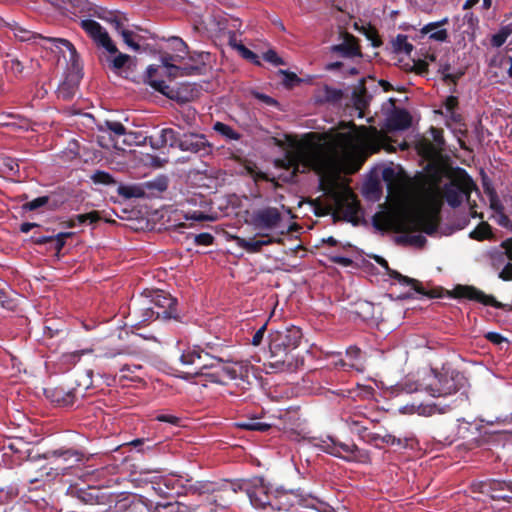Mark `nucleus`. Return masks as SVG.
Here are the masks:
<instances>
[{
    "mask_svg": "<svg viewBox=\"0 0 512 512\" xmlns=\"http://www.w3.org/2000/svg\"><path fill=\"white\" fill-rule=\"evenodd\" d=\"M338 129H348L347 132L339 131L335 134V142L342 151V157H339L336 151L320 145L296 143L285 150L282 158H277L274 161L275 167L291 170L289 175L282 179L286 182H294L299 173L312 170L320 176V190L328 192L332 181L326 183L325 179L338 176L342 169V161L356 160L353 168L349 170L354 173L364 162V158H358L361 153H365L367 156L375 154L381 149L394 151L391 145H386L385 137L380 134L366 138L363 141V147H360V136L357 134V126L353 121L339 122Z\"/></svg>",
    "mask_w": 512,
    "mask_h": 512,
    "instance_id": "obj_1",
    "label": "nucleus"
},
{
    "mask_svg": "<svg viewBox=\"0 0 512 512\" xmlns=\"http://www.w3.org/2000/svg\"><path fill=\"white\" fill-rule=\"evenodd\" d=\"M180 363L187 368L184 379L208 376L214 382L224 383L235 380L242 374V366L221 346L206 344L205 347L194 345L180 355Z\"/></svg>",
    "mask_w": 512,
    "mask_h": 512,
    "instance_id": "obj_2",
    "label": "nucleus"
},
{
    "mask_svg": "<svg viewBox=\"0 0 512 512\" xmlns=\"http://www.w3.org/2000/svg\"><path fill=\"white\" fill-rule=\"evenodd\" d=\"M373 226L378 230H387L392 228V219L389 215L378 212L372 218ZM438 211L414 212L405 215L393 226L395 232L422 231L428 235H433L438 228Z\"/></svg>",
    "mask_w": 512,
    "mask_h": 512,
    "instance_id": "obj_3",
    "label": "nucleus"
},
{
    "mask_svg": "<svg viewBox=\"0 0 512 512\" xmlns=\"http://www.w3.org/2000/svg\"><path fill=\"white\" fill-rule=\"evenodd\" d=\"M186 495L203 498L210 506L216 508H228L235 496L234 482L227 479L217 481L194 480L190 477Z\"/></svg>",
    "mask_w": 512,
    "mask_h": 512,
    "instance_id": "obj_4",
    "label": "nucleus"
},
{
    "mask_svg": "<svg viewBox=\"0 0 512 512\" xmlns=\"http://www.w3.org/2000/svg\"><path fill=\"white\" fill-rule=\"evenodd\" d=\"M181 59V55L162 53L160 57L162 66H148L144 78L145 83L164 96H169L167 91L168 86L161 79L163 75L170 78H176L184 75L197 74L201 69L199 66H180L179 64H181Z\"/></svg>",
    "mask_w": 512,
    "mask_h": 512,
    "instance_id": "obj_5",
    "label": "nucleus"
},
{
    "mask_svg": "<svg viewBox=\"0 0 512 512\" xmlns=\"http://www.w3.org/2000/svg\"><path fill=\"white\" fill-rule=\"evenodd\" d=\"M301 338V329L293 325L271 331L269 334V352L273 360L271 364L289 369L292 366L289 354L299 346Z\"/></svg>",
    "mask_w": 512,
    "mask_h": 512,
    "instance_id": "obj_6",
    "label": "nucleus"
},
{
    "mask_svg": "<svg viewBox=\"0 0 512 512\" xmlns=\"http://www.w3.org/2000/svg\"><path fill=\"white\" fill-rule=\"evenodd\" d=\"M235 495L243 491L248 496L250 503L257 509L280 510V497L276 496L262 478L253 481H233Z\"/></svg>",
    "mask_w": 512,
    "mask_h": 512,
    "instance_id": "obj_7",
    "label": "nucleus"
},
{
    "mask_svg": "<svg viewBox=\"0 0 512 512\" xmlns=\"http://www.w3.org/2000/svg\"><path fill=\"white\" fill-rule=\"evenodd\" d=\"M476 189L475 182L466 170L460 169L459 177L443 186L442 195L450 207L457 208L464 199L469 201L472 191Z\"/></svg>",
    "mask_w": 512,
    "mask_h": 512,
    "instance_id": "obj_8",
    "label": "nucleus"
},
{
    "mask_svg": "<svg viewBox=\"0 0 512 512\" xmlns=\"http://www.w3.org/2000/svg\"><path fill=\"white\" fill-rule=\"evenodd\" d=\"M318 446L325 453L342 458L347 462L364 463L369 460L368 451L360 449L354 442L344 443L332 437H327L326 439H321Z\"/></svg>",
    "mask_w": 512,
    "mask_h": 512,
    "instance_id": "obj_9",
    "label": "nucleus"
},
{
    "mask_svg": "<svg viewBox=\"0 0 512 512\" xmlns=\"http://www.w3.org/2000/svg\"><path fill=\"white\" fill-rule=\"evenodd\" d=\"M156 313V318L163 321H180V315L177 309V299L172 297L164 290L145 291Z\"/></svg>",
    "mask_w": 512,
    "mask_h": 512,
    "instance_id": "obj_10",
    "label": "nucleus"
},
{
    "mask_svg": "<svg viewBox=\"0 0 512 512\" xmlns=\"http://www.w3.org/2000/svg\"><path fill=\"white\" fill-rule=\"evenodd\" d=\"M8 28L14 33V36L22 42H33L37 43L38 40L43 41L45 43H51L53 47L62 51V47H65L70 53V59L73 60L76 56V49L72 45V43L63 38H54V37H45L39 33H35L30 31L22 26H20L17 22L7 23Z\"/></svg>",
    "mask_w": 512,
    "mask_h": 512,
    "instance_id": "obj_11",
    "label": "nucleus"
},
{
    "mask_svg": "<svg viewBox=\"0 0 512 512\" xmlns=\"http://www.w3.org/2000/svg\"><path fill=\"white\" fill-rule=\"evenodd\" d=\"M452 296L459 299H468L476 301L486 306H492L497 309L512 311V303L504 304L496 300L493 295L485 294L482 290L470 285H456L452 290Z\"/></svg>",
    "mask_w": 512,
    "mask_h": 512,
    "instance_id": "obj_12",
    "label": "nucleus"
},
{
    "mask_svg": "<svg viewBox=\"0 0 512 512\" xmlns=\"http://www.w3.org/2000/svg\"><path fill=\"white\" fill-rule=\"evenodd\" d=\"M129 316L133 319V326H145L151 321L159 319L156 318V313L145 292L132 298L129 305Z\"/></svg>",
    "mask_w": 512,
    "mask_h": 512,
    "instance_id": "obj_13",
    "label": "nucleus"
},
{
    "mask_svg": "<svg viewBox=\"0 0 512 512\" xmlns=\"http://www.w3.org/2000/svg\"><path fill=\"white\" fill-rule=\"evenodd\" d=\"M459 375L435 374L433 382L425 385V391L433 397H444L456 393L459 388Z\"/></svg>",
    "mask_w": 512,
    "mask_h": 512,
    "instance_id": "obj_14",
    "label": "nucleus"
},
{
    "mask_svg": "<svg viewBox=\"0 0 512 512\" xmlns=\"http://www.w3.org/2000/svg\"><path fill=\"white\" fill-rule=\"evenodd\" d=\"M190 481V477L169 474L160 477L159 481L155 483L154 489L165 497H173L179 495H186L187 485Z\"/></svg>",
    "mask_w": 512,
    "mask_h": 512,
    "instance_id": "obj_15",
    "label": "nucleus"
},
{
    "mask_svg": "<svg viewBox=\"0 0 512 512\" xmlns=\"http://www.w3.org/2000/svg\"><path fill=\"white\" fill-rule=\"evenodd\" d=\"M390 91H395L398 93L405 92L403 88H394L389 82L385 80L378 81L373 77H368L359 81L351 96H372V94L387 93Z\"/></svg>",
    "mask_w": 512,
    "mask_h": 512,
    "instance_id": "obj_16",
    "label": "nucleus"
},
{
    "mask_svg": "<svg viewBox=\"0 0 512 512\" xmlns=\"http://www.w3.org/2000/svg\"><path fill=\"white\" fill-rule=\"evenodd\" d=\"M179 149L184 152L198 154L201 157L212 153V145L206 139V136L197 133L183 134L179 143Z\"/></svg>",
    "mask_w": 512,
    "mask_h": 512,
    "instance_id": "obj_17",
    "label": "nucleus"
},
{
    "mask_svg": "<svg viewBox=\"0 0 512 512\" xmlns=\"http://www.w3.org/2000/svg\"><path fill=\"white\" fill-rule=\"evenodd\" d=\"M81 27L97 45L105 48L109 53L115 54L118 51L108 32L98 22L91 19L82 20Z\"/></svg>",
    "mask_w": 512,
    "mask_h": 512,
    "instance_id": "obj_18",
    "label": "nucleus"
},
{
    "mask_svg": "<svg viewBox=\"0 0 512 512\" xmlns=\"http://www.w3.org/2000/svg\"><path fill=\"white\" fill-rule=\"evenodd\" d=\"M252 222L257 229L273 230L282 222V214L276 207H264L253 212Z\"/></svg>",
    "mask_w": 512,
    "mask_h": 512,
    "instance_id": "obj_19",
    "label": "nucleus"
},
{
    "mask_svg": "<svg viewBox=\"0 0 512 512\" xmlns=\"http://www.w3.org/2000/svg\"><path fill=\"white\" fill-rule=\"evenodd\" d=\"M73 232H60L56 235H33L31 237L32 243L36 245H48L49 250L55 251L57 257L60 256L61 250L66 244V239L72 237Z\"/></svg>",
    "mask_w": 512,
    "mask_h": 512,
    "instance_id": "obj_20",
    "label": "nucleus"
},
{
    "mask_svg": "<svg viewBox=\"0 0 512 512\" xmlns=\"http://www.w3.org/2000/svg\"><path fill=\"white\" fill-rule=\"evenodd\" d=\"M44 395L50 402L63 407L72 406L76 400L75 391L62 386L44 388Z\"/></svg>",
    "mask_w": 512,
    "mask_h": 512,
    "instance_id": "obj_21",
    "label": "nucleus"
},
{
    "mask_svg": "<svg viewBox=\"0 0 512 512\" xmlns=\"http://www.w3.org/2000/svg\"><path fill=\"white\" fill-rule=\"evenodd\" d=\"M182 136L172 128H164L160 131V135L158 138H154L153 136L149 137L150 145L153 149H161L166 145H169L171 148H179V143L181 142Z\"/></svg>",
    "mask_w": 512,
    "mask_h": 512,
    "instance_id": "obj_22",
    "label": "nucleus"
},
{
    "mask_svg": "<svg viewBox=\"0 0 512 512\" xmlns=\"http://www.w3.org/2000/svg\"><path fill=\"white\" fill-rule=\"evenodd\" d=\"M43 458H61L68 467H71L73 463L81 462L83 460L84 453L74 448L61 447L45 452L43 454Z\"/></svg>",
    "mask_w": 512,
    "mask_h": 512,
    "instance_id": "obj_23",
    "label": "nucleus"
},
{
    "mask_svg": "<svg viewBox=\"0 0 512 512\" xmlns=\"http://www.w3.org/2000/svg\"><path fill=\"white\" fill-rule=\"evenodd\" d=\"M386 274L390 278L397 280L401 285L411 286L414 291L421 295L428 296L430 298H437L440 296V294L436 293L434 290L426 291L418 280L402 275L400 272L392 268H389Z\"/></svg>",
    "mask_w": 512,
    "mask_h": 512,
    "instance_id": "obj_24",
    "label": "nucleus"
},
{
    "mask_svg": "<svg viewBox=\"0 0 512 512\" xmlns=\"http://www.w3.org/2000/svg\"><path fill=\"white\" fill-rule=\"evenodd\" d=\"M331 50L344 57H355L361 55L360 47L356 38L348 33L344 35L343 42L332 46Z\"/></svg>",
    "mask_w": 512,
    "mask_h": 512,
    "instance_id": "obj_25",
    "label": "nucleus"
},
{
    "mask_svg": "<svg viewBox=\"0 0 512 512\" xmlns=\"http://www.w3.org/2000/svg\"><path fill=\"white\" fill-rule=\"evenodd\" d=\"M412 124L410 113L404 109L395 110L388 118L387 127L390 130H406Z\"/></svg>",
    "mask_w": 512,
    "mask_h": 512,
    "instance_id": "obj_26",
    "label": "nucleus"
},
{
    "mask_svg": "<svg viewBox=\"0 0 512 512\" xmlns=\"http://www.w3.org/2000/svg\"><path fill=\"white\" fill-rule=\"evenodd\" d=\"M339 210L342 212V219L352 223L353 225L358 224V213L360 211L359 201L355 196L349 201L344 200L339 202Z\"/></svg>",
    "mask_w": 512,
    "mask_h": 512,
    "instance_id": "obj_27",
    "label": "nucleus"
},
{
    "mask_svg": "<svg viewBox=\"0 0 512 512\" xmlns=\"http://www.w3.org/2000/svg\"><path fill=\"white\" fill-rule=\"evenodd\" d=\"M448 18H443L437 22H431L423 26L421 29L422 34H430L429 38L435 41L444 42L448 38V32L446 29H438L448 23Z\"/></svg>",
    "mask_w": 512,
    "mask_h": 512,
    "instance_id": "obj_28",
    "label": "nucleus"
},
{
    "mask_svg": "<svg viewBox=\"0 0 512 512\" xmlns=\"http://www.w3.org/2000/svg\"><path fill=\"white\" fill-rule=\"evenodd\" d=\"M81 76L78 73H70L58 86L60 96H73L78 93Z\"/></svg>",
    "mask_w": 512,
    "mask_h": 512,
    "instance_id": "obj_29",
    "label": "nucleus"
},
{
    "mask_svg": "<svg viewBox=\"0 0 512 512\" xmlns=\"http://www.w3.org/2000/svg\"><path fill=\"white\" fill-rule=\"evenodd\" d=\"M57 207L56 202H51V198L48 195L37 197L31 201H26L22 206L21 209L24 212L28 211H37L40 209H46V210H54Z\"/></svg>",
    "mask_w": 512,
    "mask_h": 512,
    "instance_id": "obj_30",
    "label": "nucleus"
},
{
    "mask_svg": "<svg viewBox=\"0 0 512 512\" xmlns=\"http://www.w3.org/2000/svg\"><path fill=\"white\" fill-rule=\"evenodd\" d=\"M144 191L146 196H154L167 190L169 185L168 177L165 175H159L156 178L143 182Z\"/></svg>",
    "mask_w": 512,
    "mask_h": 512,
    "instance_id": "obj_31",
    "label": "nucleus"
},
{
    "mask_svg": "<svg viewBox=\"0 0 512 512\" xmlns=\"http://www.w3.org/2000/svg\"><path fill=\"white\" fill-rule=\"evenodd\" d=\"M236 241H237L238 246L241 247L242 249H244L248 253H258L261 251L263 246L270 245V244L276 242V240H274L272 238H269L267 240H256L254 238L246 239V238H241V237H237ZM277 242H280V240H277Z\"/></svg>",
    "mask_w": 512,
    "mask_h": 512,
    "instance_id": "obj_32",
    "label": "nucleus"
},
{
    "mask_svg": "<svg viewBox=\"0 0 512 512\" xmlns=\"http://www.w3.org/2000/svg\"><path fill=\"white\" fill-rule=\"evenodd\" d=\"M481 492L488 494L492 497L493 493L507 491L512 494V482L502 480L490 479L482 483Z\"/></svg>",
    "mask_w": 512,
    "mask_h": 512,
    "instance_id": "obj_33",
    "label": "nucleus"
},
{
    "mask_svg": "<svg viewBox=\"0 0 512 512\" xmlns=\"http://www.w3.org/2000/svg\"><path fill=\"white\" fill-rule=\"evenodd\" d=\"M117 193L122 198L128 200L132 198H144L146 197V191H144V187L142 183L139 184H131V185H119L117 188Z\"/></svg>",
    "mask_w": 512,
    "mask_h": 512,
    "instance_id": "obj_34",
    "label": "nucleus"
},
{
    "mask_svg": "<svg viewBox=\"0 0 512 512\" xmlns=\"http://www.w3.org/2000/svg\"><path fill=\"white\" fill-rule=\"evenodd\" d=\"M469 237L476 241L492 239V227L488 222L482 221L474 230L469 233Z\"/></svg>",
    "mask_w": 512,
    "mask_h": 512,
    "instance_id": "obj_35",
    "label": "nucleus"
},
{
    "mask_svg": "<svg viewBox=\"0 0 512 512\" xmlns=\"http://www.w3.org/2000/svg\"><path fill=\"white\" fill-rule=\"evenodd\" d=\"M416 148L419 154L426 158L434 157L440 150L435 146V144L432 143L430 139L425 137L417 142Z\"/></svg>",
    "mask_w": 512,
    "mask_h": 512,
    "instance_id": "obj_36",
    "label": "nucleus"
},
{
    "mask_svg": "<svg viewBox=\"0 0 512 512\" xmlns=\"http://www.w3.org/2000/svg\"><path fill=\"white\" fill-rule=\"evenodd\" d=\"M239 428L250 430V431H258V432H266L271 428V424L260 421L258 418H251L245 421H242L237 424Z\"/></svg>",
    "mask_w": 512,
    "mask_h": 512,
    "instance_id": "obj_37",
    "label": "nucleus"
},
{
    "mask_svg": "<svg viewBox=\"0 0 512 512\" xmlns=\"http://www.w3.org/2000/svg\"><path fill=\"white\" fill-rule=\"evenodd\" d=\"M361 354V349L358 348L357 346H350L347 348L346 355L350 360L348 364L349 368L355 369L359 372L363 371V365L360 362Z\"/></svg>",
    "mask_w": 512,
    "mask_h": 512,
    "instance_id": "obj_38",
    "label": "nucleus"
},
{
    "mask_svg": "<svg viewBox=\"0 0 512 512\" xmlns=\"http://www.w3.org/2000/svg\"><path fill=\"white\" fill-rule=\"evenodd\" d=\"M345 422L350 431L358 435L359 438H361L369 430V428L365 425V421L359 420L356 417L349 416Z\"/></svg>",
    "mask_w": 512,
    "mask_h": 512,
    "instance_id": "obj_39",
    "label": "nucleus"
},
{
    "mask_svg": "<svg viewBox=\"0 0 512 512\" xmlns=\"http://www.w3.org/2000/svg\"><path fill=\"white\" fill-rule=\"evenodd\" d=\"M393 48L397 53H404L410 55L413 51V45L408 42L406 35L399 34L393 41Z\"/></svg>",
    "mask_w": 512,
    "mask_h": 512,
    "instance_id": "obj_40",
    "label": "nucleus"
},
{
    "mask_svg": "<svg viewBox=\"0 0 512 512\" xmlns=\"http://www.w3.org/2000/svg\"><path fill=\"white\" fill-rule=\"evenodd\" d=\"M511 34L512 24L502 27L496 34L491 37V45L496 48L502 46Z\"/></svg>",
    "mask_w": 512,
    "mask_h": 512,
    "instance_id": "obj_41",
    "label": "nucleus"
},
{
    "mask_svg": "<svg viewBox=\"0 0 512 512\" xmlns=\"http://www.w3.org/2000/svg\"><path fill=\"white\" fill-rule=\"evenodd\" d=\"M115 29L121 34L123 41L133 50L137 51L140 49L138 43L133 40L134 33L130 30L124 29L119 21L114 22Z\"/></svg>",
    "mask_w": 512,
    "mask_h": 512,
    "instance_id": "obj_42",
    "label": "nucleus"
},
{
    "mask_svg": "<svg viewBox=\"0 0 512 512\" xmlns=\"http://www.w3.org/2000/svg\"><path fill=\"white\" fill-rule=\"evenodd\" d=\"M213 129L222 136L231 140H239L241 137L240 134L236 132L232 127L222 122H216L213 126Z\"/></svg>",
    "mask_w": 512,
    "mask_h": 512,
    "instance_id": "obj_43",
    "label": "nucleus"
},
{
    "mask_svg": "<svg viewBox=\"0 0 512 512\" xmlns=\"http://www.w3.org/2000/svg\"><path fill=\"white\" fill-rule=\"evenodd\" d=\"M176 101L182 113H185L186 120L189 121L195 118L196 110L192 108L189 103L193 98H172Z\"/></svg>",
    "mask_w": 512,
    "mask_h": 512,
    "instance_id": "obj_44",
    "label": "nucleus"
},
{
    "mask_svg": "<svg viewBox=\"0 0 512 512\" xmlns=\"http://www.w3.org/2000/svg\"><path fill=\"white\" fill-rule=\"evenodd\" d=\"M91 180L95 184H103V185H107V186L116 184V180L113 178V176L110 173H108L106 171H102V170H97L91 176Z\"/></svg>",
    "mask_w": 512,
    "mask_h": 512,
    "instance_id": "obj_45",
    "label": "nucleus"
},
{
    "mask_svg": "<svg viewBox=\"0 0 512 512\" xmlns=\"http://www.w3.org/2000/svg\"><path fill=\"white\" fill-rule=\"evenodd\" d=\"M77 225H83V224H95L100 219V213L96 210H93L91 212L85 213V214H78L74 216Z\"/></svg>",
    "mask_w": 512,
    "mask_h": 512,
    "instance_id": "obj_46",
    "label": "nucleus"
},
{
    "mask_svg": "<svg viewBox=\"0 0 512 512\" xmlns=\"http://www.w3.org/2000/svg\"><path fill=\"white\" fill-rule=\"evenodd\" d=\"M278 73L282 76V84L286 88H292L302 82V80L293 72L279 70Z\"/></svg>",
    "mask_w": 512,
    "mask_h": 512,
    "instance_id": "obj_47",
    "label": "nucleus"
},
{
    "mask_svg": "<svg viewBox=\"0 0 512 512\" xmlns=\"http://www.w3.org/2000/svg\"><path fill=\"white\" fill-rule=\"evenodd\" d=\"M458 99L459 98H445V110L446 113L450 115V118L458 123L461 121V115L455 113V109L458 107Z\"/></svg>",
    "mask_w": 512,
    "mask_h": 512,
    "instance_id": "obj_48",
    "label": "nucleus"
},
{
    "mask_svg": "<svg viewBox=\"0 0 512 512\" xmlns=\"http://www.w3.org/2000/svg\"><path fill=\"white\" fill-rule=\"evenodd\" d=\"M214 236L208 232L194 235V243L198 246H210L214 243Z\"/></svg>",
    "mask_w": 512,
    "mask_h": 512,
    "instance_id": "obj_49",
    "label": "nucleus"
},
{
    "mask_svg": "<svg viewBox=\"0 0 512 512\" xmlns=\"http://www.w3.org/2000/svg\"><path fill=\"white\" fill-rule=\"evenodd\" d=\"M381 442L387 445L391 446H399V447H406L407 446V439L403 440L402 438L396 437L392 434H385L381 438Z\"/></svg>",
    "mask_w": 512,
    "mask_h": 512,
    "instance_id": "obj_50",
    "label": "nucleus"
},
{
    "mask_svg": "<svg viewBox=\"0 0 512 512\" xmlns=\"http://www.w3.org/2000/svg\"><path fill=\"white\" fill-rule=\"evenodd\" d=\"M170 41L173 44V50L175 52H177L175 55H181L182 56L181 61H182L184 59L186 53H187V45H186V43L182 39H180L178 37H172L170 39Z\"/></svg>",
    "mask_w": 512,
    "mask_h": 512,
    "instance_id": "obj_51",
    "label": "nucleus"
},
{
    "mask_svg": "<svg viewBox=\"0 0 512 512\" xmlns=\"http://www.w3.org/2000/svg\"><path fill=\"white\" fill-rule=\"evenodd\" d=\"M504 251L493 249L489 253V257L493 263V265L496 264H503L505 262V259L508 258V251L507 249H503Z\"/></svg>",
    "mask_w": 512,
    "mask_h": 512,
    "instance_id": "obj_52",
    "label": "nucleus"
},
{
    "mask_svg": "<svg viewBox=\"0 0 512 512\" xmlns=\"http://www.w3.org/2000/svg\"><path fill=\"white\" fill-rule=\"evenodd\" d=\"M429 133L432 137V143L435 144V146L437 148L441 149L442 145H444V137H443L442 129L431 127L429 129Z\"/></svg>",
    "mask_w": 512,
    "mask_h": 512,
    "instance_id": "obj_53",
    "label": "nucleus"
},
{
    "mask_svg": "<svg viewBox=\"0 0 512 512\" xmlns=\"http://www.w3.org/2000/svg\"><path fill=\"white\" fill-rule=\"evenodd\" d=\"M237 52L246 60L254 63V64H257V65H260V61H259V58L258 56L252 52L251 50H249L248 48H246L244 45L238 47V50Z\"/></svg>",
    "mask_w": 512,
    "mask_h": 512,
    "instance_id": "obj_54",
    "label": "nucleus"
},
{
    "mask_svg": "<svg viewBox=\"0 0 512 512\" xmlns=\"http://www.w3.org/2000/svg\"><path fill=\"white\" fill-rule=\"evenodd\" d=\"M105 125L109 131L115 133L118 136H122V135L126 134V128L121 122L106 121Z\"/></svg>",
    "mask_w": 512,
    "mask_h": 512,
    "instance_id": "obj_55",
    "label": "nucleus"
},
{
    "mask_svg": "<svg viewBox=\"0 0 512 512\" xmlns=\"http://www.w3.org/2000/svg\"><path fill=\"white\" fill-rule=\"evenodd\" d=\"M263 58H264V60H266L267 62H270L271 64H273L275 66L285 64L283 59L281 57H279L278 54L276 53V51H274V50H268L267 52H265L263 55Z\"/></svg>",
    "mask_w": 512,
    "mask_h": 512,
    "instance_id": "obj_56",
    "label": "nucleus"
},
{
    "mask_svg": "<svg viewBox=\"0 0 512 512\" xmlns=\"http://www.w3.org/2000/svg\"><path fill=\"white\" fill-rule=\"evenodd\" d=\"M353 100V104H354V111H357V116L359 118H362L364 117V112H363V108L367 105V100L369 98H360V97H357V98H351Z\"/></svg>",
    "mask_w": 512,
    "mask_h": 512,
    "instance_id": "obj_57",
    "label": "nucleus"
},
{
    "mask_svg": "<svg viewBox=\"0 0 512 512\" xmlns=\"http://www.w3.org/2000/svg\"><path fill=\"white\" fill-rule=\"evenodd\" d=\"M155 420H157L159 422L169 423V424L175 425V426L179 425L180 421H181V419L179 417L170 415V414H157L155 416Z\"/></svg>",
    "mask_w": 512,
    "mask_h": 512,
    "instance_id": "obj_58",
    "label": "nucleus"
},
{
    "mask_svg": "<svg viewBox=\"0 0 512 512\" xmlns=\"http://www.w3.org/2000/svg\"><path fill=\"white\" fill-rule=\"evenodd\" d=\"M267 330V322L264 323L253 335L251 344L253 346H259L264 338L265 332Z\"/></svg>",
    "mask_w": 512,
    "mask_h": 512,
    "instance_id": "obj_59",
    "label": "nucleus"
},
{
    "mask_svg": "<svg viewBox=\"0 0 512 512\" xmlns=\"http://www.w3.org/2000/svg\"><path fill=\"white\" fill-rule=\"evenodd\" d=\"M227 35V39H228V44L231 48H233L234 50H238V47L242 46L243 44L241 43L240 40H238L237 38V34L235 31H228L226 33Z\"/></svg>",
    "mask_w": 512,
    "mask_h": 512,
    "instance_id": "obj_60",
    "label": "nucleus"
},
{
    "mask_svg": "<svg viewBox=\"0 0 512 512\" xmlns=\"http://www.w3.org/2000/svg\"><path fill=\"white\" fill-rule=\"evenodd\" d=\"M129 59H130L129 55L119 54L112 61L113 67L115 69H120V68L124 67V65L128 62Z\"/></svg>",
    "mask_w": 512,
    "mask_h": 512,
    "instance_id": "obj_61",
    "label": "nucleus"
},
{
    "mask_svg": "<svg viewBox=\"0 0 512 512\" xmlns=\"http://www.w3.org/2000/svg\"><path fill=\"white\" fill-rule=\"evenodd\" d=\"M382 178L388 184H392L396 180V173L393 168L387 167L382 171Z\"/></svg>",
    "mask_w": 512,
    "mask_h": 512,
    "instance_id": "obj_62",
    "label": "nucleus"
},
{
    "mask_svg": "<svg viewBox=\"0 0 512 512\" xmlns=\"http://www.w3.org/2000/svg\"><path fill=\"white\" fill-rule=\"evenodd\" d=\"M499 278L503 281H511L512 280V263H507L504 268L499 273Z\"/></svg>",
    "mask_w": 512,
    "mask_h": 512,
    "instance_id": "obj_63",
    "label": "nucleus"
},
{
    "mask_svg": "<svg viewBox=\"0 0 512 512\" xmlns=\"http://www.w3.org/2000/svg\"><path fill=\"white\" fill-rule=\"evenodd\" d=\"M409 239V245H414L417 247H423L425 243L427 242L426 238L423 235H410Z\"/></svg>",
    "mask_w": 512,
    "mask_h": 512,
    "instance_id": "obj_64",
    "label": "nucleus"
}]
</instances>
